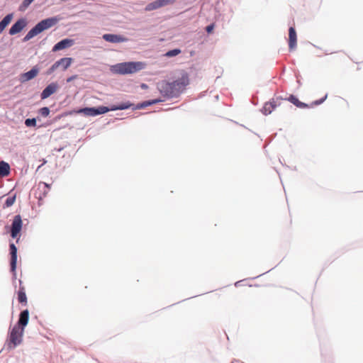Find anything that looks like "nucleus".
Listing matches in <instances>:
<instances>
[{
	"mask_svg": "<svg viewBox=\"0 0 363 363\" xmlns=\"http://www.w3.org/2000/svg\"><path fill=\"white\" fill-rule=\"evenodd\" d=\"M41 116L47 117L50 113V109L48 107L41 108L39 111Z\"/></svg>",
	"mask_w": 363,
	"mask_h": 363,
	"instance_id": "obj_25",
	"label": "nucleus"
},
{
	"mask_svg": "<svg viewBox=\"0 0 363 363\" xmlns=\"http://www.w3.org/2000/svg\"><path fill=\"white\" fill-rule=\"evenodd\" d=\"M13 18V14L10 13L6 15L1 21H0V33L3 32L5 28L11 23Z\"/></svg>",
	"mask_w": 363,
	"mask_h": 363,
	"instance_id": "obj_20",
	"label": "nucleus"
},
{
	"mask_svg": "<svg viewBox=\"0 0 363 363\" xmlns=\"http://www.w3.org/2000/svg\"><path fill=\"white\" fill-rule=\"evenodd\" d=\"M74 44V40L71 39H64L54 45L52 51L56 52L71 47Z\"/></svg>",
	"mask_w": 363,
	"mask_h": 363,
	"instance_id": "obj_15",
	"label": "nucleus"
},
{
	"mask_svg": "<svg viewBox=\"0 0 363 363\" xmlns=\"http://www.w3.org/2000/svg\"><path fill=\"white\" fill-rule=\"evenodd\" d=\"M23 222L20 215L14 216L11 229V236L13 238H17L22 229Z\"/></svg>",
	"mask_w": 363,
	"mask_h": 363,
	"instance_id": "obj_7",
	"label": "nucleus"
},
{
	"mask_svg": "<svg viewBox=\"0 0 363 363\" xmlns=\"http://www.w3.org/2000/svg\"><path fill=\"white\" fill-rule=\"evenodd\" d=\"M133 104L130 102L122 103L118 105H113L109 108L106 106H99V108H84L81 109L79 112L83 113L87 116H97L103 113H106L109 111H116V110H125L130 108Z\"/></svg>",
	"mask_w": 363,
	"mask_h": 363,
	"instance_id": "obj_4",
	"label": "nucleus"
},
{
	"mask_svg": "<svg viewBox=\"0 0 363 363\" xmlns=\"http://www.w3.org/2000/svg\"><path fill=\"white\" fill-rule=\"evenodd\" d=\"M58 84L55 82L50 84L46 88L42 91L40 97L42 99H45L50 96L52 94L55 93L58 89Z\"/></svg>",
	"mask_w": 363,
	"mask_h": 363,
	"instance_id": "obj_12",
	"label": "nucleus"
},
{
	"mask_svg": "<svg viewBox=\"0 0 363 363\" xmlns=\"http://www.w3.org/2000/svg\"><path fill=\"white\" fill-rule=\"evenodd\" d=\"M25 125L27 127H35L36 125L35 118H27L25 121Z\"/></svg>",
	"mask_w": 363,
	"mask_h": 363,
	"instance_id": "obj_23",
	"label": "nucleus"
},
{
	"mask_svg": "<svg viewBox=\"0 0 363 363\" xmlns=\"http://www.w3.org/2000/svg\"><path fill=\"white\" fill-rule=\"evenodd\" d=\"M23 333V328H21L19 325H15L12 328L7 342V347L9 350L14 349L17 345L21 344Z\"/></svg>",
	"mask_w": 363,
	"mask_h": 363,
	"instance_id": "obj_5",
	"label": "nucleus"
},
{
	"mask_svg": "<svg viewBox=\"0 0 363 363\" xmlns=\"http://www.w3.org/2000/svg\"><path fill=\"white\" fill-rule=\"evenodd\" d=\"M27 26V21L25 18L18 19L10 28L9 34L11 35L19 33Z\"/></svg>",
	"mask_w": 363,
	"mask_h": 363,
	"instance_id": "obj_9",
	"label": "nucleus"
},
{
	"mask_svg": "<svg viewBox=\"0 0 363 363\" xmlns=\"http://www.w3.org/2000/svg\"><path fill=\"white\" fill-rule=\"evenodd\" d=\"M74 77H74V76H73V77H71L68 78V79H67V82H71L73 79H74Z\"/></svg>",
	"mask_w": 363,
	"mask_h": 363,
	"instance_id": "obj_31",
	"label": "nucleus"
},
{
	"mask_svg": "<svg viewBox=\"0 0 363 363\" xmlns=\"http://www.w3.org/2000/svg\"><path fill=\"white\" fill-rule=\"evenodd\" d=\"M189 84V74L184 70L180 72V75L172 82H162L160 85V92L167 97H175L180 95Z\"/></svg>",
	"mask_w": 363,
	"mask_h": 363,
	"instance_id": "obj_1",
	"label": "nucleus"
},
{
	"mask_svg": "<svg viewBox=\"0 0 363 363\" xmlns=\"http://www.w3.org/2000/svg\"><path fill=\"white\" fill-rule=\"evenodd\" d=\"M72 59L71 57L61 58L55 62L50 67V72L55 70L58 67L62 66L64 69H67L72 64Z\"/></svg>",
	"mask_w": 363,
	"mask_h": 363,
	"instance_id": "obj_11",
	"label": "nucleus"
},
{
	"mask_svg": "<svg viewBox=\"0 0 363 363\" xmlns=\"http://www.w3.org/2000/svg\"><path fill=\"white\" fill-rule=\"evenodd\" d=\"M162 7L173 4L176 0H160Z\"/></svg>",
	"mask_w": 363,
	"mask_h": 363,
	"instance_id": "obj_27",
	"label": "nucleus"
},
{
	"mask_svg": "<svg viewBox=\"0 0 363 363\" xmlns=\"http://www.w3.org/2000/svg\"><path fill=\"white\" fill-rule=\"evenodd\" d=\"M15 201V197H9L6 199L5 205L6 207H9L13 204Z\"/></svg>",
	"mask_w": 363,
	"mask_h": 363,
	"instance_id": "obj_28",
	"label": "nucleus"
},
{
	"mask_svg": "<svg viewBox=\"0 0 363 363\" xmlns=\"http://www.w3.org/2000/svg\"><path fill=\"white\" fill-rule=\"evenodd\" d=\"M29 320V311L26 309L23 311L19 315L18 325L21 328H23L27 325Z\"/></svg>",
	"mask_w": 363,
	"mask_h": 363,
	"instance_id": "obj_18",
	"label": "nucleus"
},
{
	"mask_svg": "<svg viewBox=\"0 0 363 363\" xmlns=\"http://www.w3.org/2000/svg\"><path fill=\"white\" fill-rule=\"evenodd\" d=\"M39 72L38 68L36 67H33L30 71L25 72L21 75V80L22 82L29 81L35 78Z\"/></svg>",
	"mask_w": 363,
	"mask_h": 363,
	"instance_id": "obj_16",
	"label": "nucleus"
},
{
	"mask_svg": "<svg viewBox=\"0 0 363 363\" xmlns=\"http://www.w3.org/2000/svg\"><path fill=\"white\" fill-rule=\"evenodd\" d=\"M10 254H11V271L13 273L16 277V269L17 263V248L13 243L9 245Z\"/></svg>",
	"mask_w": 363,
	"mask_h": 363,
	"instance_id": "obj_8",
	"label": "nucleus"
},
{
	"mask_svg": "<svg viewBox=\"0 0 363 363\" xmlns=\"http://www.w3.org/2000/svg\"><path fill=\"white\" fill-rule=\"evenodd\" d=\"M34 0H24L23 2V6L24 7H28Z\"/></svg>",
	"mask_w": 363,
	"mask_h": 363,
	"instance_id": "obj_30",
	"label": "nucleus"
},
{
	"mask_svg": "<svg viewBox=\"0 0 363 363\" xmlns=\"http://www.w3.org/2000/svg\"><path fill=\"white\" fill-rule=\"evenodd\" d=\"M213 29H214V24H213V23H212V24H211V25H208V26H206V32H207V33H212V32H213Z\"/></svg>",
	"mask_w": 363,
	"mask_h": 363,
	"instance_id": "obj_29",
	"label": "nucleus"
},
{
	"mask_svg": "<svg viewBox=\"0 0 363 363\" xmlns=\"http://www.w3.org/2000/svg\"><path fill=\"white\" fill-rule=\"evenodd\" d=\"M161 7H162V6H161L160 0H156L155 1H152V2L150 3V4H148L146 6L145 9L147 11H150L158 9H160Z\"/></svg>",
	"mask_w": 363,
	"mask_h": 363,
	"instance_id": "obj_21",
	"label": "nucleus"
},
{
	"mask_svg": "<svg viewBox=\"0 0 363 363\" xmlns=\"http://www.w3.org/2000/svg\"><path fill=\"white\" fill-rule=\"evenodd\" d=\"M327 97L328 94H326L322 99L314 101L311 104H305L303 102L300 101L294 95H290L287 99H286V100L290 101L299 108H308L321 104L323 101H325Z\"/></svg>",
	"mask_w": 363,
	"mask_h": 363,
	"instance_id": "obj_6",
	"label": "nucleus"
},
{
	"mask_svg": "<svg viewBox=\"0 0 363 363\" xmlns=\"http://www.w3.org/2000/svg\"><path fill=\"white\" fill-rule=\"evenodd\" d=\"M10 173V166L9 164L4 162H0V176L6 177L8 176Z\"/></svg>",
	"mask_w": 363,
	"mask_h": 363,
	"instance_id": "obj_19",
	"label": "nucleus"
},
{
	"mask_svg": "<svg viewBox=\"0 0 363 363\" xmlns=\"http://www.w3.org/2000/svg\"><path fill=\"white\" fill-rule=\"evenodd\" d=\"M281 99H272V101L265 103V104L263 106L262 112L264 115L270 114L277 106H279L281 104L280 102Z\"/></svg>",
	"mask_w": 363,
	"mask_h": 363,
	"instance_id": "obj_10",
	"label": "nucleus"
},
{
	"mask_svg": "<svg viewBox=\"0 0 363 363\" xmlns=\"http://www.w3.org/2000/svg\"><path fill=\"white\" fill-rule=\"evenodd\" d=\"M39 189L40 188H42L43 190H44V194H47L49 189H50V186L48 184H47L46 183H40L38 186Z\"/></svg>",
	"mask_w": 363,
	"mask_h": 363,
	"instance_id": "obj_26",
	"label": "nucleus"
},
{
	"mask_svg": "<svg viewBox=\"0 0 363 363\" xmlns=\"http://www.w3.org/2000/svg\"><path fill=\"white\" fill-rule=\"evenodd\" d=\"M159 101H160V100H152L151 101H146V102H145L143 104L138 105L137 106V108H140L145 107V106H146L147 105L155 104L158 103Z\"/></svg>",
	"mask_w": 363,
	"mask_h": 363,
	"instance_id": "obj_24",
	"label": "nucleus"
},
{
	"mask_svg": "<svg viewBox=\"0 0 363 363\" xmlns=\"http://www.w3.org/2000/svg\"><path fill=\"white\" fill-rule=\"evenodd\" d=\"M59 21V18L57 17H52L44 19L40 21L38 24L35 25L23 38V40L24 42H27L30 40L31 38L42 33L43 31L48 30L52 26H54Z\"/></svg>",
	"mask_w": 363,
	"mask_h": 363,
	"instance_id": "obj_3",
	"label": "nucleus"
},
{
	"mask_svg": "<svg viewBox=\"0 0 363 363\" xmlns=\"http://www.w3.org/2000/svg\"><path fill=\"white\" fill-rule=\"evenodd\" d=\"M18 301L19 303L24 304L25 306L27 304V296L26 294V289L25 286L22 284V281H19V289L18 291Z\"/></svg>",
	"mask_w": 363,
	"mask_h": 363,
	"instance_id": "obj_17",
	"label": "nucleus"
},
{
	"mask_svg": "<svg viewBox=\"0 0 363 363\" xmlns=\"http://www.w3.org/2000/svg\"><path fill=\"white\" fill-rule=\"evenodd\" d=\"M297 35L296 32L293 27L289 29V48L290 50H294L296 48Z\"/></svg>",
	"mask_w": 363,
	"mask_h": 363,
	"instance_id": "obj_14",
	"label": "nucleus"
},
{
	"mask_svg": "<svg viewBox=\"0 0 363 363\" xmlns=\"http://www.w3.org/2000/svg\"><path fill=\"white\" fill-rule=\"evenodd\" d=\"M103 39L107 42L113 43H123L126 42L128 40L126 38L116 34H104L103 35Z\"/></svg>",
	"mask_w": 363,
	"mask_h": 363,
	"instance_id": "obj_13",
	"label": "nucleus"
},
{
	"mask_svg": "<svg viewBox=\"0 0 363 363\" xmlns=\"http://www.w3.org/2000/svg\"><path fill=\"white\" fill-rule=\"evenodd\" d=\"M179 53H181V50L179 49H174V50H171L168 51L165 54V55L167 57H172L179 55Z\"/></svg>",
	"mask_w": 363,
	"mask_h": 363,
	"instance_id": "obj_22",
	"label": "nucleus"
},
{
	"mask_svg": "<svg viewBox=\"0 0 363 363\" xmlns=\"http://www.w3.org/2000/svg\"><path fill=\"white\" fill-rule=\"evenodd\" d=\"M145 64L141 62H128L116 64L111 67V71L115 74H129L142 70Z\"/></svg>",
	"mask_w": 363,
	"mask_h": 363,
	"instance_id": "obj_2",
	"label": "nucleus"
},
{
	"mask_svg": "<svg viewBox=\"0 0 363 363\" xmlns=\"http://www.w3.org/2000/svg\"><path fill=\"white\" fill-rule=\"evenodd\" d=\"M145 86H146V85H145V84L142 85V87H145Z\"/></svg>",
	"mask_w": 363,
	"mask_h": 363,
	"instance_id": "obj_32",
	"label": "nucleus"
}]
</instances>
